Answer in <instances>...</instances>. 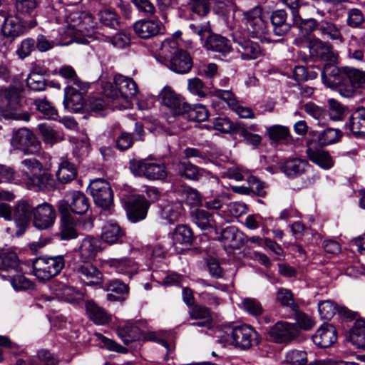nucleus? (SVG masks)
Returning <instances> with one entry per match:
<instances>
[{"mask_svg": "<svg viewBox=\"0 0 365 365\" xmlns=\"http://www.w3.org/2000/svg\"><path fill=\"white\" fill-rule=\"evenodd\" d=\"M0 102L5 103V108H0V115L6 119L29 121L31 118L28 112L20 113L21 90L15 86L8 88L0 86Z\"/></svg>", "mask_w": 365, "mask_h": 365, "instance_id": "f257e3e1", "label": "nucleus"}, {"mask_svg": "<svg viewBox=\"0 0 365 365\" xmlns=\"http://www.w3.org/2000/svg\"><path fill=\"white\" fill-rule=\"evenodd\" d=\"M65 264V255L39 257L33 262L34 274L41 281L48 280L59 274Z\"/></svg>", "mask_w": 365, "mask_h": 365, "instance_id": "f03ea898", "label": "nucleus"}, {"mask_svg": "<svg viewBox=\"0 0 365 365\" xmlns=\"http://www.w3.org/2000/svg\"><path fill=\"white\" fill-rule=\"evenodd\" d=\"M11 146L26 155H36L40 152L41 143L29 128H21L14 132L11 138Z\"/></svg>", "mask_w": 365, "mask_h": 365, "instance_id": "7ed1b4c3", "label": "nucleus"}, {"mask_svg": "<svg viewBox=\"0 0 365 365\" xmlns=\"http://www.w3.org/2000/svg\"><path fill=\"white\" fill-rule=\"evenodd\" d=\"M130 169L135 176L144 177L149 180H164L168 176L164 164L133 160L130 162Z\"/></svg>", "mask_w": 365, "mask_h": 365, "instance_id": "20e7f679", "label": "nucleus"}, {"mask_svg": "<svg viewBox=\"0 0 365 365\" xmlns=\"http://www.w3.org/2000/svg\"><path fill=\"white\" fill-rule=\"evenodd\" d=\"M88 190L98 206L106 210L113 205V190L106 180L101 178L94 179L90 182Z\"/></svg>", "mask_w": 365, "mask_h": 365, "instance_id": "39448f33", "label": "nucleus"}, {"mask_svg": "<svg viewBox=\"0 0 365 365\" xmlns=\"http://www.w3.org/2000/svg\"><path fill=\"white\" fill-rule=\"evenodd\" d=\"M309 56L314 61H326L334 63L338 58V54L333 46L319 38L313 36L308 41Z\"/></svg>", "mask_w": 365, "mask_h": 365, "instance_id": "423d86ee", "label": "nucleus"}, {"mask_svg": "<svg viewBox=\"0 0 365 365\" xmlns=\"http://www.w3.org/2000/svg\"><path fill=\"white\" fill-rule=\"evenodd\" d=\"M56 219V211L48 202H43L34 207L33 224L38 230H47L51 227Z\"/></svg>", "mask_w": 365, "mask_h": 365, "instance_id": "0eeeda50", "label": "nucleus"}, {"mask_svg": "<svg viewBox=\"0 0 365 365\" xmlns=\"http://www.w3.org/2000/svg\"><path fill=\"white\" fill-rule=\"evenodd\" d=\"M232 345L242 349H248L259 342L258 334L251 327L242 325L235 327L231 331Z\"/></svg>", "mask_w": 365, "mask_h": 365, "instance_id": "6e6552de", "label": "nucleus"}, {"mask_svg": "<svg viewBox=\"0 0 365 365\" xmlns=\"http://www.w3.org/2000/svg\"><path fill=\"white\" fill-rule=\"evenodd\" d=\"M159 97L162 104L169 108L175 115H182L190 110V104L169 86L163 88Z\"/></svg>", "mask_w": 365, "mask_h": 365, "instance_id": "1a4fd4ad", "label": "nucleus"}, {"mask_svg": "<svg viewBox=\"0 0 365 365\" xmlns=\"http://www.w3.org/2000/svg\"><path fill=\"white\" fill-rule=\"evenodd\" d=\"M74 270L78 278L86 285H100L103 282V273L90 261H81V263H77Z\"/></svg>", "mask_w": 365, "mask_h": 365, "instance_id": "9d476101", "label": "nucleus"}, {"mask_svg": "<svg viewBox=\"0 0 365 365\" xmlns=\"http://www.w3.org/2000/svg\"><path fill=\"white\" fill-rule=\"evenodd\" d=\"M243 16L246 19L247 30L252 37H259L267 30V22L262 13V9L257 6L252 9L245 11Z\"/></svg>", "mask_w": 365, "mask_h": 365, "instance_id": "9b49d317", "label": "nucleus"}, {"mask_svg": "<svg viewBox=\"0 0 365 365\" xmlns=\"http://www.w3.org/2000/svg\"><path fill=\"white\" fill-rule=\"evenodd\" d=\"M114 83L120 94V106L123 107V108H130L131 105L130 98L132 96H135L138 91L136 83L133 78L124 76L121 74L115 75Z\"/></svg>", "mask_w": 365, "mask_h": 365, "instance_id": "f8f14e48", "label": "nucleus"}, {"mask_svg": "<svg viewBox=\"0 0 365 365\" xmlns=\"http://www.w3.org/2000/svg\"><path fill=\"white\" fill-rule=\"evenodd\" d=\"M344 73L346 77V81H349L351 85L339 88V93L342 96L352 97L356 87H365V71L352 67H344Z\"/></svg>", "mask_w": 365, "mask_h": 365, "instance_id": "ddd939ff", "label": "nucleus"}, {"mask_svg": "<svg viewBox=\"0 0 365 365\" xmlns=\"http://www.w3.org/2000/svg\"><path fill=\"white\" fill-rule=\"evenodd\" d=\"M34 208L28 200H21L15 205L13 217L18 227L16 235H21L25 232L29 220L33 216Z\"/></svg>", "mask_w": 365, "mask_h": 365, "instance_id": "4468645a", "label": "nucleus"}, {"mask_svg": "<svg viewBox=\"0 0 365 365\" xmlns=\"http://www.w3.org/2000/svg\"><path fill=\"white\" fill-rule=\"evenodd\" d=\"M237 52L244 61L255 60L262 55V51L258 43L248 38L240 37L235 40Z\"/></svg>", "mask_w": 365, "mask_h": 365, "instance_id": "2eb2a0df", "label": "nucleus"}, {"mask_svg": "<svg viewBox=\"0 0 365 365\" xmlns=\"http://www.w3.org/2000/svg\"><path fill=\"white\" fill-rule=\"evenodd\" d=\"M87 90V85L85 83V89H80L73 86H68L65 89V98L63 104L66 109L78 113L83 106V94Z\"/></svg>", "mask_w": 365, "mask_h": 365, "instance_id": "dca6fc26", "label": "nucleus"}, {"mask_svg": "<svg viewBox=\"0 0 365 365\" xmlns=\"http://www.w3.org/2000/svg\"><path fill=\"white\" fill-rule=\"evenodd\" d=\"M322 78L328 87L345 86L346 77L344 73V68L340 69L332 63L325 64L322 71Z\"/></svg>", "mask_w": 365, "mask_h": 365, "instance_id": "f3484780", "label": "nucleus"}, {"mask_svg": "<svg viewBox=\"0 0 365 365\" xmlns=\"http://www.w3.org/2000/svg\"><path fill=\"white\" fill-rule=\"evenodd\" d=\"M192 58L186 51L180 49L175 53L169 61V68L179 74L187 73L192 68Z\"/></svg>", "mask_w": 365, "mask_h": 365, "instance_id": "a211bd4d", "label": "nucleus"}, {"mask_svg": "<svg viewBox=\"0 0 365 365\" xmlns=\"http://www.w3.org/2000/svg\"><path fill=\"white\" fill-rule=\"evenodd\" d=\"M270 339L276 343L290 341L295 336L294 327L285 322H278L268 331Z\"/></svg>", "mask_w": 365, "mask_h": 365, "instance_id": "6ab92c4d", "label": "nucleus"}, {"mask_svg": "<svg viewBox=\"0 0 365 365\" xmlns=\"http://www.w3.org/2000/svg\"><path fill=\"white\" fill-rule=\"evenodd\" d=\"M336 330L330 324H324L312 336L313 342L320 348H327L336 342Z\"/></svg>", "mask_w": 365, "mask_h": 365, "instance_id": "aec40b11", "label": "nucleus"}, {"mask_svg": "<svg viewBox=\"0 0 365 365\" xmlns=\"http://www.w3.org/2000/svg\"><path fill=\"white\" fill-rule=\"evenodd\" d=\"M27 26L24 24L19 17L16 15H9L5 17L1 26V32L5 37L12 40L23 34Z\"/></svg>", "mask_w": 365, "mask_h": 365, "instance_id": "412c9836", "label": "nucleus"}, {"mask_svg": "<svg viewBox=\"0 0 365 365\" xmlns=\"http://www.w3.org/2000/svg\"><path fill=\"white\" fill-rule=\"evenodd\" d=\"M150 204L144 196L138 195L129 203L128 215L129 219L135 222L145 218Z\"/></svg>", "mask_w": 365, "mask_h": 365, "instance_id": "4be33fe9", "label": "nucleus"}, {"mask_svg": "<svg viewBox=\"0 0 365 365\" xmlns=\"http://www.w3.org/2000/svg\"><path fill=\"white\" fill-rule=\"evenodd\" d=\"M135 34L142 38H149L161 33L162 24L155 20H141L133 25Z\"/></svg>", "mask_w": 365, "mask_h": 365, "instance_id": "5701e85b", "label": "nucleus"}, {"mask_svg": "<svg viewBox=\"0 0 365 365\" xmlns=\"http://www.w3.org/2000/svg\"><path fill=\"white\" fill-rule=\"evenodd\" d=\"M309 167L306 160L291 158L284 160L281 165V170L289 178H296L304 174Z\"/></svg>", "mask_w": 365, "mask_h": 365, "instance_id": "b1692460", "label": "nucleus"}, {"mask_svg": "<svg viewBox=\"0 0 365 365\" xmlns=\"http://www.w3.org/2000/svg\"><path fill=\"white\" fill-rule=\"evenodd\" d=\"M100 250V241L94 237L87 236L82 240L78 247L80 259L81 261H91L95 259Z\"/></svg>", "mask_w": 365, "mask_h": 365, "instance_id": "393cba45", "label": "nucleus"}, {"mask_svg": "<svg viewBox=\"0 0 365 365\" xmlns=\"http://www.w3.org/2000/svg\"><path fill=\"white\" fill-rule=\"evenodd\" d=\"M86 310L88 318L98 325H106L111 322L112 315L93 301L86 302Z\"/></svg>", "mask_w": 365, "mask_h": 365, "instance_id": "a878e982", "label": "nucleus"}, {"mask_svg": "<svg viewBox=\"0 0 365 365\" xmlns=\"http://www.w3.org/2000/svg\"><path fill=\"white\" fill-rule=\"evenodd\" d=\"M189 316L193 320H199L197 323H193V325H197L200 327L210 328L212 323V317L210 309L201 304H193L189 310Z\"/></svg>", "mask_w": 365, "mask_h": 365, "instance_id": "bb28decb", "label": "nucleus"}, {"mask_svg": "<svg viewBox=\"0 0 365 365\" xmlns=\"http://www.w3.org/2000/svg\"><path fill=\"white\" fill-rule=\"evenodd\" d=\"M318 32L319 36L324 39H329L339 43H343L344 41L341 29L331 21H320Z\"/></svg>", "mask_w": 365, "mask_h": 365, "instance_id": "cd10ccee", "label": "nucleus"}, {"mask_svg": "<svg viewBox=\"0 0 365 365\" xmlns=\"http://www.w3.org/2000/svg\"><path fill=\"white\" fill-rule=\"evenodd\" d=\"M192 222L202 230L217 229L212 214L202 209H195L190 212Z\"/></svg>", "mask_w": 365, "mask_h": 365, "instance_id": "c85d7f7f", "label": "nucleus"}, {"mask_svg": "<svg viewBox=\"0 0 365 365\" xmlns=\"http://www.w3.org/2000/svg\"><path fill=\"white\" fill-rule=\"evenodd\" d=\"M66 197L70 199V209L77 215L85 214L89 207L88 198L80 191H71L66 194Z\"/></svg>", "mask_w": 365, "mask_h": 365, "instance_id": "c756f323", "label": "nucleus"}, {"mask_svg": "<svg viewBox=\"0 0 365 365\" xmlns=\"http://www.w3.org/2000/svg\"><path fill=\"white\" fill-rule=\"evenodd\" d=\"M270 19L274 33L277 36H284L290 30L291 24L287 21V14L284 10L275 11L272 13Z\"/></svg>", "mask_w": 365, "mask_h": 365, "instance_id": "7c9ffc66", "label": "nucleus"}, {"mask_svg": "<svg viewBox=\"0 0 365 365\" xmlns=\"http://www.w3.org/2000/svg\"><path fill=\"white\" fill-rule=\"evenodd\" d=\"M349 128L355 136L365 137V108H359L351 114Z\"/></svg>", "mask_w": 365, "mask_h": 365, "instance_id": "2f4dec72", "label": "nucleus"}, {"mask_svg": "<svg viewBox=\"0 0 365 365\" xmlns=\"http://www.w3.org/2000/svg\"><path fill=\"white\" fill-rule=\"evenodd\" d=\"M349 341L356 348L365 349V321L357 319L350 330Z\"/></svg>", "mask_w": 365, "mask_h": 365, "instance_id": "473e14b6", "label": "nucleus"}, {"mask_svg": "<svg viewBox=\"0 0 365 365\" xmlns=\"http://www.w3.org/2000/svg\"><path fill=\"white\" fill-rule=\"evenodd\" d=\"M183 207L181 202H167L161 205L160 217L173 224L182 216Z\"/></svg>", "mask_w": 365, "mask_h": 365, "instance_id": "72a5a7b5", "label": "nucleus"}, {"mask_svg": "<svg viewBox=\"0 0 365 365\" xmlns=\"http://www.w3.org/2000/svg\"><path fill=\"white\" fill-rule=\"evenodd\" d=\"M205 46L207 50L227 53L231 51L230 41L225 37L217 34H210L207 38Z\"/></svg>", "mask_w": 365, "mask_h": 365, "instance_id": "f704fd0d", "label": "nucleus"}, {"mask_svg": "<svg viewBox=\"0 0 365 365\" xmlns=\"http://www.w3.org/2000/svg\"><path fill=\"white\" fill-rule=\"evenodd\" d=\"M117 332L124 344L127 345L131 341L140 339L143 334L140 328L131 322L120 326Z\"/></svg>", "mask_w": 365, "mask_h": 365, "instance_id": "c9c22d12", "label": "nucleus"}, {"mask_svg": "<svg viewBox=\"0 0 365 365\" xmlns=\"http://www.w3.org/2000/svg\"><path fill=\"white\" fill-rule=\"evenodd\" d=\"M25 179L30 182L34 186L41 190H52L55 187V181L51 174L43 173L39 175H33L30 176L28 173H25Z\"/></svg>", "mask_w": 365, "mask_h": 365, "instance_id": "e433bc0d", "label": "nucleus"}, {"mask_svg": "<svg viewBox=\"0 0 365 365\" xmlns=\"http://www.w3.org/2000/svg\"><path fill=\"white\" fill-rule=\"evenodd\" d=\"M123 236V231L116 223H108L103 227L101 238L108 244L121 242Z\"/></svg>", "mask_w": 365, "mask_h": 365, "instance_id": "4c0bfd02", "label": "nucleus"}, {"mask_svg": "<svg viewBox=\"0 0 365 365\" xmlns=\"http://www.w3.org/2000/svg\"><path fill=\"white\" fill-rule=\"evenodd\" d=\"M110 267L115 269L120 274L128 275L130 277L138 271V264L131 259H112L109 262Z\"/></svg>", "mask_w": 365, "mask_h": 365, "instance_id": "58836bf2", "label": "nucleus"}, {"mask_svg": "<svg viewBox=\"0 0 365 365\" xmlns=\"http://www.w3.org/2000/svg\"><path fill=\"white\" fill-rule=\"evenodd\" d=\"M307 155L309 160L324 169H329L334 165V161L327 151L309 149L307 150Z\"/></svg>", "mask_w": 365, "mask_h": 365, "instance_id": "ea45409f", "label": "nucleus"}, {"mask_svg": "<svg viewBox=\"0 0 365 365\" xmlns=\"http://www.w3.org/2000/svg\"><path fill=\"white\" fill-rule=\"evenodd\" d=\"M77 220L74 217L61 219L60 237L63 240H70L76 239L78 236L76 230Z\"/></svg>", "mask_w": 365, "mask_h": 365, "instance_id": "a19ab883", "label": "nucleus"}, {"mask_svg": "<svg viewBox=\"0 0 365 365\" xmlns=\"http://www.w3.org/2000/svg\"><path fill=\"white\" fill-rule=\"evenodd\" d=\"M342 135L339 129L328 128L319 133L317 143L320 146H327L338 143Z\"/></svg>", "mask_w": 365, "mask_h": 365, "instance_id": "79ce46f5", "label": "nucleus"}, {"mask_svg": "<svg viewBox=\"0 0 365 365\" xmlns=\"http://www.w3.org/2000/svg\"><path fill=\"white\" fill-rule=\"evenodd\" d=\"M77 170L73 164L68 161H63L60 163L58 170L56 171V177L62 183H67L76 178Z\"/></svg>", "mask_w": 365, "mask_h": 365, "instance_id": "37998d69", "label": "nucleus"}, {"mask_svg": "<svg viewBox=\"0 0 365 365\" xmlns=\"http://www.w3.org/2000/svg\"><path fill=\"white\" fill-rule=\"evenodd\" d=\"M176 170L180 177L188 180H197L202 176L200 170L189 162H179Z\"/></svg>", "mask_w": 365, "mask_h": 365, "instance_id": "c03bdc74", "label": "nucleus"}, {"mask_svg": "<svg viewBox=\"0 0 365 365\" xmlns=\"http://www.w3.org/2000/svg\"><path fill=\"white\" fill-rule=\"evenodd\" d=\"M173 240L176 244L190 245L194 240L192 231L185 225H178L174 231Z\"/></svg>", "mask_w": 365, "mask_h": 365, "instance_id": "a18cd8bd", "label": "nucleus"}, {"mask_svg": "<svg viewBox=\"0 0 365 365\" xmlns=\"http://www.w3.org/2000/svg\"><path fill=\"white\" fill-rule=\"evenodd\" d=\"M329 115L334 121L342 120L348 113L346 107L334 98L328 100Z\"/></svg>", "mask_w": 365, "mask_h": 365, "instance_id": "49530a36", "label": "nucleus"}, {"mask_svg": "<svg viewBox=\"0 0 365 365\" xmlns=\"http://www.w3.org/2000/svg\"><path fill=\"white\" fill-rule=\"evenodd\" d=\"M81 21L78 26V33L84 36H91L93 34L96 28V22L94 21L92 15L87 12H83L81 16Z\"/></svg>", "mask_w": 365, "mask_h": 365, "instance_id": "de8ad7c7", "label": "nucleus"}, {"mask_svg": "<svg viewBox=\"0 0 365 365\" xmlns=\"http://www.w3.org/2000/svg\"><path fill=\"white\" fill-rule=\"evenodd\" d=\"M242 123H232L227 118H216L213 120L214 129L220 131L222 133H237L238 125L240 126Z\"/></svg>", "mask_w": 365, "mask_h": 365, "instance_id": "09e8293b", "label": "nucleus"}, {"mask_svg": "<svg viewBox=\"0 0 365 365\" xmlns=\"http://www.w3.org/2000/svg\"><path fill=\"white\" fill-rule=\"evenodd\" d=\"M24 180L19 178L12 168L0 164V183L21 184Z\"/></svg>", "mask_w": 365, "mask_h": 365, "instance_id": "8fccbe9b", "label": "nucleus"}, {"mask_svg": "<svg viewBox=\"0 0 365 365\" xmlns=\"http://www.w3.org/2000/svg\"><path fill=\"white\" fill-rule=\"evenodd\" d=\"M304 111L310 116L318 120L319 125H324L327 116V110L317 104L309 102L303 106Z\"/></svg>", "mask_w": 365, "mask_h": 365, "instance_id": "3c124183", "label": "nucleus"}, {"mask_svg": "<svg viewBox=\"0 0 365 365\" xmlns=\"http://www.w3.org/2000/svg\"><path fill=\"white\" fill-rule=\"evenodd\" d=\"M38 130L43 141L47 144L53 145L54 143L63 140V138L58 132L45 123L38 125Z\"/></svg>", "mask_w": 365, "mask_h": 365, "instance_id": "603ef678", "label": "nucleus"}, {"mask_svg": "<svg viewBox=\"0 0 365 365\" xmlns=\"http://www.w3.org/2000/svg\"><path fill=\"white\" fill-rule=\"evenodd\" d=\"M269 139L274 142L287 140L289 137V128L280 125H274L267 128Z\"/></svg>", "mask_w": 365, "mask_h": 365, "instance_id": "864d4df0", "label": "nucleus"}, {"mask_svg": "<svg viewBox=\"0 0 365 365\" xmlns=\"http://www.w3.org/2000/svg\"><path fill=\"white\" fill-rule=\"evenodd\" d=\"M59 74L67 79L71 86H76L80 89H85V83L77 76L74 69L70 66H62L58 71Z\"/></svg>", "mask_w": 365, "mask_h": 365, "instance_id": "5fc2aeb1", "label": "nucleus"}, {"mask_svg": "<svg viewBox=\"0 0 365 365\" xmlns=\"http://www.w3.org/2000/svg\"><path fill=\"white\" fill-rule=\"evenodd\" d=\"M103 289L105 291L110 292L118 295L127 296L129 292L128 286L119 279H113L106 282Z\"/></svg>", "mask_w": 365, "mask_h": 365, "instance_id": "6e6d98bb", "label": "nucleus"}, {"mask_svg": "<svg viewBox=\"0 0 365 365\" xmlns=\"http://www.w3.org/2000/svg\"><path fill=\"white\" fill-rule=\"evenodd\" d=\"M212 94L213 96L223 101L231 110L239 102L234 93L230 90L215 89Z\"/></svg>", "mask_w": 365, "mask_h": 365, "instance_id": "4d7b16f0", "label": "nucleus"}, {"mask_svg": "<svg viewBox=\"0 0 365 365\" xmlns=\"http://www.w3.org/2000/svg\"><path fill=\"white\" fill-rule=\"evenodd\" d=\"M59 360L47 350H40L38 352V360L32 359L29 365H58Z\"/></svg>", "mask_w": 365, "mask_h": 365, "instance_id": "13d9d810", "label": "nucleus"}, {"mask_svg": "<svg viewBox=\"0 0 365 365\" xmlns=\"http://www.w3.org/2000/svg\"><path fill=\"white\" fill-rule=\"evenodd\" d=\"M284 362L290 365H307V354L303 351H289L285 356Z\"/></svg>", "mask_w": 365, "mask_h": 365, "instance_id": "bf43d9fd", "label": "nucleus"}, {"mask_svg": "<svg viewBox=\"0 0 365 365\" xmlns=\"http://www.w3.org/2000/svg\"><path fill=\"white\" fill-rule=\"evenodd\" d=\"M34 104L36 110L46 118H54L57 115V110L46 99L34 100Z\"/></svg>", "mask_w": 365, "mask_h": 365, "instance_id": "052dcab7", "label": "nucleus"}, {"mask_svg": "<svg viewBox=\"0 0 365 365\" xmlns=\"http://www.w3.org/2000/svg\"><path fill=\"white\" fill-rule=\"evenodd\" d=\"M237 229L234 226L227 227L221 231L220 240L225 245L235 248L237 245L235 243L237 238Z\"/></svg>", "mask_w": 365, "mask_h": 365, "instance_id": "680f3d73", "label": "nucleus"}, {"mask_svg": "<svg viewBox=\"0 0 365 365\" xmlns=\"http://www.w3.org/2000/svg\"><path fill=\"white\" fill-rule=\"evenodd\" d=\"M19 264V259L15 252H4L0 255V269L9 270L15 269Z\"/></svg>", "mask_w": 365, "mask_h": 365, "instance_id": "e2e57ef3", "label": "nucleus"}, {"mask_svg": "<svg viewBox=\"0 0 365 365\" xmlns=\"http://www.w3.org/2000/svg\"><path fill=\"white\" fill-rule=\"evenodd\" d=\"M365 21L362 11L356 8L351 9L347 12V25L351 28H359Z\"/></svg>", "mask_w": 365, "mask_h": 365, "instance_id": "0e129e2a", "label": "nucleus"}, {"mask_svg": "<svg viewBox=\"0 0 365 365\" xmlns=\"http://www.w3.org/2000/svg\"><path fill=\"white\" fill-rule=\"evenodd\" d=\"M187 3L190 9L199 16H204L210 11L209 0H187Z\"/></svg>", "mask_w": 365, "mask_h": 365, "instance_id": "69168bd1", "label": "nucleus"}, {"mask_svg": "<svg viewBox=\"0 0 365 365\" xmlns=\"http://www.w3.org/2000/svg\"><path fill=\"white\" fill-rule=\"evenodd\" d=\"M187 89L192 94L198 97L206 96V86L202 81L197 77L188 79Z\"/></svg>", "mask_w": 365, "mask_h": 365, "instance_id": "338daca9", "label": "nucleus"}, {"mask_svg": "<svg viewBox=\"0 0 365 365\" xmlns=\"http://www.w3.org/2000/svg\"><path fill=\"white\" fill-rule=\"evenodd\" d=\"M277 301L282 306L288 307L292 309L296 307L292 292L287 289L279 288L277 293Z\"/></svg>", "mask_w": 365, "mask_h": 365, "instance_id": "774afa93", "label": "nucleus"}]
</instances>
